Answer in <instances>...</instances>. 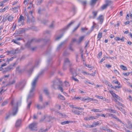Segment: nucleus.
I'll use <instances>...</instances> for the list:
<instances>
[{"mask_svg":"<svg viewBox=\"0 0 132 132\" xmlns=\"http://www.w3.org/2000/svg\"><path fill=\"white\" fill-rule=\"evenodd\" d=\"M44 70H42L33 79L31 84V87L29 91L27 97V99H30L34 95V92L36 85V84L39 77L43 73Z\"/></svg>","mask_w":132,"mask_h":132,"instance_id":"1","label":"nucleus"},{"mask_svg":"<svg viewBox=\"0 0 132 132\" xmlns=\"http://www.w3.org/2000/svg\"><path fill=\"white\" fill-rule=\"evenodd\" d=\"M39 61H37L36 62L34 66L30 68V67L31 65V62H29L24 66L23 68L22 69L23 72H26L29 74L30 75L33 72L34 68L36 67L39 64Z\"/></svg>","mask_w":132,"mask_h":132,"instance_id":"2","label":"nucleus"},{"mask_svg":"<svg viewBox=\"0 0 132 132\" xmlns=\"http://www.w3.org/2000/svg\"><path fill=\"white\" fill-rule=\"evenodd\" d=\"M18 103L17 102L16 103V106L13 109L12 113L10 111L8 113L6 114L5 118V120H8L10 118L11 115L14 116L16 115L18 110Z\"/></svg>","mask_w":132,"mask_h":132,"instance_id":"3","label":"nucleus"},{"mask_svg":"<svg viewBox=\"0 0 132 132\" xmlns=\"http://www.w3.org/2000/svg\"><path fill=\"white\" fill-rule=\"evenodd\" d=\"M26 83V81L25 79L21 80L16 84L15 87L17 89L22 90L23 88Z\"/></svg>","mask_w":132,"mask_h":132,"instance_id":"4","label":"nucleus"},{"mask_svg":"<svg viewBox=\"0 0 132 132\" xmlns=\"http://www.w3.org/2000/svg\"><path fill=\"white\" fill-rule=\"evenodd\" d=\"M52 83L53 84L52 85V86L54 89H55L56 87L57 88V87L62 85V82L58 79H56L53 80Z\"/></svg>","mask_w":132,"mask_h":132,"instance_id":"5","label":"nucleus"},{"mask_svg":"<svg viewBox=\"0 0 132 132\" xmlns=\"http://www.w3.org/2000/svg\"><path fill=\"white\" fill-rule=\"evenodd\" d=\"M13 18V17L12 15H8L3 19L2 21L3 22H5L7 20L9 21H12Z\"/></svg>","mask_w":132,"mask_h":132,"instance_id":"6","label":"nucleus"},{"mask_svg":"<svg viewBox=\"0 0 132 132\" xmlns=\"http://www.w3.org/2000/svg\"><path fill=\"white\" fill-rule=\"evenodd\" d=\"M64 62V63L63 67V69L64 70H65L66 68L67 67V66H70L71 65V64H70V61L68 59L66 58L65 59Z\"/></svg>","mask_w":132,"mask_h":132,"instance_id":"7","label":"nucleus"},{"mask_svg":"<svg viewBox=\"0 0 132 132\" xmlns=\"http://www.w3.org/2000/svg\"><path fill=\"white\" fill-rule=\"evenodd\" d=\"M74 98L76 100H82V101L84 102H86L87 100L91 101L93 100L92 98H89L88 97H87L86 98L84 99V98L81 97H75Z\"/></svg>","mask_w":132,"mask_h":132,"instance_id":"8","label":"nucleus"},{"mask_svg":"<svg viewBox=\"0 0 132 132\" xmlns=\"http://www.w3.org/2000/svg\"><path fill=\"white\" fill-rule=\"evenodd\" d=\"M112 2V1H106V4L103 5L101 7L100 10L101 11H102L105 10L107 8L108 6L109 5V4Z\"/></svg>","mask_w":132,"mask_h":132,"instance_id":"9","label":"nucleus"},{"mask_svg":"<svg viewBox=\"0 0 132 132\" xmlns=\"http://www.w3.org/2000/svg\"><path fill=\"white\" fill-rule=\"evenodd\" d=\"M38 42V40L35 39H32L29 40L26 44V46L27 47H29L30 45L32 43Z\"/></svg>","mask_w":132,"mask_h":132,"instance_id":"10","label":"nucleus"},{"mask_svg":"<svg viewBox=\"0 0 132 132\" xmlns=\"http://www.w3.org/2000/svg\"><path fill=\"white\" fill-rule=\"evenodd\" d=\"M37 123L36 122H33L29 126V127L31 130H37L36 125Z\"/></svg>","mask_w":132,"mask_h":132,"instance_id":"11","label":"nucleus"},{"mask_svg":"<svg viewBox=\"0 0 132 132\" xmlns=\"http://www.w3.org/2000/svg\"><path fill=\"white\" fill-rule=\"evenodd\" d=\"M43 92L46 96L49 99H51V97L50 95V93L48 90L47 88H45L43 90Z\"/></svg>","mask_w":132,"mask_h":132,"instance_id":"12","label":"nucleus"},{"mask_svg":"<svg viewBox=\"0 0 132 132\" xmlns=\"http://www.w3.org/2000/svg\"><path fill=\"white\" fill-rule=\"evenodd\" d=\"M102 122L101 120L96 122H94L92 124V128L95 127L97 126H99L102 123Z\"/></svg>","mask_w":132,"mask_h":132,"instance_id":"13","label":"nucleus"},{"mask_svg":"<svg viewBox=\"0 0 132 132\" xmlns=\"http://www.w3.org/2000/svg\"><path fill=\"white\" fill-rule=\"evenodd\" d=\"M35 106L38 110H42L45 108L44 105L43 104L42 105H40L39 103H37L35 105Z\"/></svg>","mask_w":132,"mask_h":132,"instance_id":"14","label":"nucleus"},{"mask_svg":"<svg viewBox=\"0 0 132 132\" xmlns=\"http://www.w3.org/2000/svg\"><path fill=\"white\" fill-rule=\"evenodd\" d=\"M103 19V16L102 15H100L97 19V20L99 21L100 23L101 24H102Z\"/></svg>","mask_w":132,"mask_h":132,"instance_id":"15","label":"nucleus"},{"mask_svg":"<svg viewBox=\"0 0 132 132\" xmlns=\"http://www.w3.org/2000/svg\"><path fill=\"white\" fill-rule=\"evenodd\" d=\"M21 66L19 65L16 68V70L18 73H23V69H20Z\"/></svg>","mask_w":132,"mask_h":132,"instance_id":"16","label":"nucleus"},{"mask_svg":"<svg viewBox=\"0 0 132 132\" xmlns=\"http://www.w3.org/2000/svg\"><path fill=\"white\" fill-rule=\"evenodd\" d=\"M75 22V21L72 20L71 22L67 25V26L65 27L63 29H68L71 25L73 24Z\"/></svg>","mask_w":132,"mask_h":132,"instance_id":"17","label":"nucleus"},{"mask_svg":"<svg viewBox=\"0 0 132 132\" xmlns=\"http://www.w3.org/2000/svg\"><path fill=\"white\" fill-rule=\"evenodd\" d=\"M85 37V36H82L80 37L79 38L78 40L77 41V43L78 44L82 42L83 41L84 38Z\"/></svg>","mask_w":132,"mask_h":132,"instance_id":"18","label":"nucleus"},{"mask_svg":"<svg viewBox=\"0 0 132 132\" xmlns=\"http://www.w3.org/2000/svg\"><path fill=\"white\" fill-rule=\"evenodd\" d=\"M24 18L23 16L22 15H20V17L18 20L17 22L18 23L20 22L21 21H24Z\"/></svg>","mask_w":132,"mask_h":132,"instance_id":"19","label":"nucleus"},{"mask_svg":"<svg viewBox=\"0 0 132 132\" xmlns=\"http://www.w3.org/2000/svg\"><path fill=\"white\" fill-rule=\"evenodd\" d=\"M97 0H91L90 2V4L91 6H94Z\"/></svg>","mask_w":132,"mask_h":132,"instance_id":"20","label":"nucleus"},{"mask_svg":"<svg viewBox=\"0 0 132 132\" xmlns=\"http://www.w3.org/2000/svg\"><path fill=\"white\" fill-rule=\"evenodd\" d=\"M83 126L86 128H92V125H89L87 123L83 124Z\"/></svg>","mask_w":132,"mask_h":132,"instance_id":"21","label":"nucleus"},{"mask_svg":"<svg viewBox=\"0 0 132 132\" xmlns=\"http://www.w3.org/2000/svg\"><path fill=\"white\" fill-rule=\"evenodd\" d=\"M27 22L28 23H29L30 22H34L35 21V19L34 17H32L31 20L29 19L28 16H27Z\"/></svg>","mask_w":132,"mask_h":132,"instance_id":"22","label":"nucleus"},{"mask_svg":"<svg viewBox=\"0 0 132 132\" xmlns=\"http://www.w3.org/2000/svg\"><path fill=\"white\" fill-rule=\"evenodd\" d=\"M70 71L72 73L73 76H76L77 75L76 71L73 69H70Z\"/></svg>","mask_w":132,"mask_h":132,"instance_id":"23","label":"nucleus"},{"mask_svg":"<svg viewBox=\"0 0 132 132\" xmlns=\"http://www.w3.org/2000/svg\"><path fill=\"white\" fill-rule=\"evenodd\" d=\"M98 118V116H90L89 117V118L88 119L89 120H90L96 119Z\"/></svg>","mask_w":132,"mask_h":132,"instance_id":"24","label":"nucleus"},{"mask_svg":"<svg viewBox=\"0 0 132 132\" xmlns=\"http://www.w3.org/2000/svg\"><path fill=\"white\" fill-rule=\"evenodd\" d=\"M21 123V120L19 119L17 120L16 122L15 126L18 127L20 126Z\"/></svg>","mask_w":132,"mask_h":132,"instance_id":"25","label":"nucleus"},{"mask_svg":"<svg viewBox=\"0 0 132 132\" xmlns=\"http://www.w3.org/2000/svg\"><path fill=\"white\" fill-rule=\"evenodd\" d=\"M51 102L50 101H47L43 103V105H44V106L45 108L47 106L49 105L50 104Z\"/></svg>","mask_w":132,"mask_h":132,"instance_id":"26","label":"nucleus"},{"mask_svg":"<svg viewBox=\"0 0 132 132\" xmlns=\"http://www.w3.org/2000/svg\"><path fill=\"white\" fill-rule=\"evenodd\" d=\"M38 20H39V21H41V22L43 23L44 24H46L48 22V20H44L43 21H41L40 19L38 18Z\"/></svg>","mask_w":132,"mask_h":132,"instance_id":"27","label":"nucleus"},{"mask_svg":"<svg viewBox=\"0 0 132 132\" xmlns=\"http://www.w3.org/2000/svg\"><path fill=\"white\" fill-rule=\"evenodd\" d=\"M93 14V16L92 17V19H94L96 16L97 13V12L95 11H93L92 12Z\"/></svg>","mask_w":132,"mask_h":132,"instance_id":"28","label":"nucleus"},{"mask_svg":"<svg viewBox=\"0 0 132 132\" xmlns=\"http://www.w3.org/2000/svg\"><path fill=\"white\" fill-rule=\"evenodd\" d=\"M15 80H12L10 81L8 83L7 85L10 86L14 84L15 82Z\"/></svg>","mask_w":132,"mask_h":132,"instance_id":"29","label":"nucleus"},{"mask_svg":"<svg viewBox=\"0 0 132 132\" xmlns=\"http://www.w3.org/2000/svg\"><path fill=\"white\" fill-rule=\"evenodd\" d=\"M16 57H12L10 59H8V58L6 59V61L8 62V63L9 64V61H11L13 60Z\"/></svg>","mask_w":132,"mask_h":132,"instance_id":"30","label":"nucleus"},{"mask_svg":"<svg viewBox=\"0 0 132 132\" xmlns=\"http://www.w3.org/2000/svg\"><path fill=\"white\" fill-rule=\"evenodd\" d=\"M105 110L108 112H112L115 113L116 112V111L114 110L111 109H106Z\"/></svg>","mask_w":132,"mask_h":132,"instance_id":"31","label":"nucleus"},{"mask_svg":"<svg viewBox=\"0 0 132 132\" xmlns=\"http://www.w3.org/2000/svg\"><path fill=\"white\" fill-rule=\"evenodd\" d=\"M63 35V34H62L56 37L55 38V40H58L60 39Z\"/></svg>","mask_w":132,"mask_h":132,"instance_id":"32","label":"nucleus"},{"mask_svg":"<svg viewBox=\"0 0 132 132\" xmlns=\"http://www.w3.org/2000/svg\"><path fill=\"white\" fill-rule=\"evenodd\" d=\"M32 103L31 101L29 102L28 103L27 107V109H30V106Z\"/></svg>","mask_w":132,"mask_h":132,"instance_id":"33","label":"nucleus"},{"mask_svg":"<svg viewBox=\"0 0 132 132\" xmlns=\"http://www.w3.org/2000/svg\"><path fill=\"white\" fill-rule=\"evenodd\" d=\"M91 111H92L95 112H101V111L99 110V109H92Z\"/></svg>","mask_w":132,"mask_h":132,"instance_id":"34","label":"nucleus"},{"mask_svg":"<svg viewBox=\"0 0 132 132\" xmlns=\"http://www.w3.org/2000/svg\"><path fill=\"white\" fill-rule=\"evenodd\" d=\"M62 86V85H60L59 86L57 87V88L59 90H60V91L62 92H63V88H62V87H61Z\"/></svg>","mask_w":132,"mask_h":132,"instance_id":"35","label":"nucleus"},{"mask_svg":"<svg viewBox=\"0 0 132 132\" xmlns=\"http://www.w3.org/2000/svg\"><path fill=\"white\" fill-rule=\"evenodd\" d=\"M58 97H59L60 99L62 100H65V99L64 97L63 96L60 94L59 95Z\"/></svg>","mask_w":132,"mask_h":132,"instance_id":"36","label":"nucleus"},{"mask_svg":"<svg viewBox=\"0 0 132 132\" xmlns=\"http://www.w3.org/2000/svg\"><path fill=\"white\" fill-rule=\"evenodd\" d=\"M64 42H63L62 43H61L59 45V46H58L57 47V51H58L61 48V47L62 46V45L64 44Z\"/></svg>","mask_w":132,"mask_h":132,"instance_id":"37","label":"nucleus"},{"mask_svg":"<svg viewBox=\"0 0 132 132\" xmlns=\"http://www.w3.org/2000/svg\"><path fill=\"white\" fill-rule=\"evenodd\" d=\"M70 121H64L61 122V124L62 125H64L67 124H68L70 122Z\"/></svg>","mask_w":132,"mask_h":132,"instance_id":"38","label":"nucleus"},{"mask_svg":"<svg viewBox=\"0 0 132 132\" xmlns=\"http://www.w3.org/2000/svg\"><path fill=\"white\" fill-rule=\"evenodd\" d=\"M17 40H14V39H12V42H13L14 43L16 44L19 45L20 44V42H18L17 41Z\"/></svg>","mask_w":132,"mask_h":132,"instance_id":"39","label":"nucleus"},{"mask_svg":"<svg viewBox=\"0 0 132 132\" xmlns=\"http://www.w3.org/2000/svg\"><path fill=\"white\" fill-rule=\"evenodd\" d=\"M121 68L123 70H126L127 69V67L123 65H121L120 66Z\"/></svg>","mask_w":132,"mask_h":132,"instance_id":"40","label":"nucleus"},{"mask_svg":"<svg viewBox=\"0 0 132 132\" xmlns=\"http://www.w3.org/2000/svg\"><path fill=\"white\" fill-rule=\"evenodd\" d=\"M102 33L101 32H99L97 36V38H98L99 39L101 38L102 37Z\"/></svg>","mask_w":132,"mask_h":132,"instance_id":"41","label":"nucleus"},{"mask_svg":"<svg viewBox=\"0 0 132 132\" xmlns=\"http://www.w3.org/2000/svg\"><path fill=\"white\" fill-rule=\"evenodd\" d=\"M39 100L40 102H42L43 101V97L42 95H40L39 97Z\"/></svg>","mask_w":132,"mask_h":132,"instance_id":"42","label":"nucleus"},{"mask_svg":"<svg viewBox=\"0 0 132 132\" xmlns=\"http://www.w3.org/2000/svg\"><path fill=\"white\" fill-rule=\"evenodd\" d=\"M108 115L109 116L112 117V118H114V117H115L116 116L111 113H108Z\"/></svg>","mask_w":132,"mask_h":132,"instance_id":"43","label":"nucleus"},{"mask_svg":"<svg viewBox=\"0 0 132 132\" xmlns=\"http://www.w3.org/2000/svg\"><path fill=\"white\" fill-rule=\"evenodd\" d=\"M73 112L75 113L76 114H77V115H79L80 114V111H77V110H75L74 111H73Z\"/></svg>","mask_w":132,"mask_h":132,"instance_id":"44","label":"nucleus"},{"mask_svg":"<svg viewBox=\"0 0 132 132\" xmlns=\"http://www.w3.org/2000/svg\"><path fill=\"white\" fill-rule=\"evenodd\" d=\"M113 97L114 98L115 97L116 99H117L119 100H120L121 99V98L120 97L116 94V95H115V96Z\"/></svg>","mask_w":132,"mask_h":132,"instance_id":"45","label":"nucleus"},{"mask_svg":"<svg viewBox=\"0 0 132 132\" xmlns=\"http://www.w3.org/2000/svg\"><path fill=\"white\" fill-rule=\"evenodd\" d=\"M76 39L75 38H73L71 42V44H72L74 42H77Z\"/></svg>","mask_w":132,"mask_h":132,"instance_id":"46","label":"nucleus"},{"mask_svg":"<svg viewBox=\"0 0 132 132\" xmlns=\"http://www.w3.org/2000/svg\"><path fill=\"white\" fill-rule=\"evenodd\" d=\"M114 119H116L117 121L121 123H122V122L121 120H120L118 118H117L116 117V116L115 117H114Z\"/></svg>","mask_w":132,"mask_h":132,"instance_id":"47","label":"nucleus"},{"mask_svg":"<svg viewBox=\"0 0 132 132\" xmlns=\"http://www.w3.org/2000/svg\"><path fill=\"white\" fill-rule=\"evenodd\" d=\"M107 84L109 86L111 87V88H114V87H113L110 83H109V82H108Z\"/></svg>","mask_w":132,"mask_h":132,"instance_id":"48","label":"nucleus"},{"mask_svg":"<svg viewBox=\"0 0 132 132\" xmlns=\"http://www.w3.org/2000/svg\"><path fill=\"white\" fill-rule=\"evenodd\" d=\"M120 110L124 113H126V111L125 109H123L121 107H120Z\"/></svg>","mask_w":132,"mask_h":132,"instance_id":"49","label":"nucleus"},{"mask_svg":"<svg viewBox=\"0 0 132 132\" xmlns=\"http://www.w3.org/2000/svg\"><path fill=\"white\" fill-rule=\"evenodd\" d=\"M44 32V33L45 34L46 33L48 34H50L51 31L48 30H46Z\"/></svg>","mask_w":132,"mask_h":132,"instance_id":"50","label":"nucleus"},{"mask_svg":"<svg viewBox=\"0 0 132 132\" xmlns=\"http://www.w3.org/2000/svg\"><path fill=\"white\" fill-rule=\"evenodd\" d=\"M130 73V72H127L126 73H123V74L125 76H128L129 75Z\"/></svg>","mask_w":132,"mask_h":132,"instance_id":"51","label":"nucleus"},{"mask_svg":"<svg viewBox=\"0 0 132 132\" xmlns=\"http://www.w3.org/2000/svg\"><path fill=\"white\" fill-rule=\"evenodd\" d=\"M110 92L111 94L112 95L113 97H114L115 95H116V94L113 91H110Z\"/></svg>","mask_w":132,"mask_h":132,"instance_id":"52","label":"nucleus"},{"mask_svg":"<svg viewBox=\"0 0 132 132\" xmlns=\"http://www.w3.org/2000/svg\"><path fill=\"white\" fill-rule=\"evenodd\" d=\"M41 10L40 8H39L38 11V13L40 14H41Z\"/></svg>","mask_w":132,"mask_h":132,"instance_id":"53","label":"nucleus"},{"mask_svg":"<svg viewBox=\"0 0 132 132\" xmlns=\"http://www.w3.org/2000/svg\"><path fill=\"white\" fill-rule=\"evenodd\" d=\"M74 108L76 109H78L80 110H83L84 109L83 108H81L80 107H75Z\"/></svg>","mask_w":132,"mask_h":132,"instance_id":"54","label":"nucleus"},{"mask_svg":"<svg viewBox=\"0 0 132 132\" xmlns=\"http://www.w3.org/2000/svg\"><path fill=\"white\" fill-rule=\"evenodd\" d=\"M22 39H23V38L22 37H16V40H22Z\"/></svg>","mask_w":132,"mask_h":132,"instance_id":"55","label":"nucleus"},{"mask_svg":"<svg viewBox=\"0 0 132 132\" xmlns=\"http://www.w3.org/2000/svg\"><path fill=\"white\" fill-rule=\"evenodd\" d=\"M7 103V101H4L2 103V106H4L6 105Z\"/></svg>","mask_w":132,"mask_h":132,"instance_id":"56","label":"nucleus"},{"mask_svg":"<svg viewBox=\"0 0 132 132\" xmlns=\"http://www.w3.org/2000/svg\"><path fill=\"white\" fill-rule=\"evenodd\" d=\"M96 96V97L99 99H101L103 100V97L102 96Z\"/></svg>","mask_w":132,"mask_h":132,"instance_id":"57","label":"nucleus"},{"mask_svg":"<svg viewBox=\"0 0 132 132\" xmlns=\"http://www.w3.org/2000/svg\"><path fill=\"white\" fill-rule=\"evenodd\" d=\"M105 130L106 131H107L110 132H113L114 131H113L112 130L110 129H106Z\"/></svg>","mask_w":132,"mask_h":132,"instance_id":"58","label":"nucleus"},{"mask_svg":"<svg viewBox=\"0 0 132 132\" xmlns=\"http://www.w3.org/2000/svg\"><path fill=\"white\" fill-rule=\"evenodd\" d=\"M4 87V86H3L2 87V88L1 89V90L0 91V94H1L2 92H4L6 90H4L3 89V88Z\"/></svg>","mask_w":132,"mask_h":132,"instance_id":"59","label":"nucleus"},{"mask_svg":"<svg viewBox=\"0 0 132 132\" xmlns=\"http://www.w3.org/2000/svg\"><path fill=\"white\" fill-rule=\"evenodd\" d=\"M122 87L121 86H116L114 87V88H113L114 89H116V88H121Z\"/></svg>","mask_w":132,"mask_h":132,"instance_id":"60","label":"nucleus"},{"mask_svg":"<svg viewBox=\"0 0 132 132\" xmlns=\"http://www.w3.org/2000/svg\"><path fill=\"white\" fill-rule=\"evenodd\" d=\"M9 74H8L7 75H4L2 77V78H3V79L5 78H8L9 77Z\"/></svg>","mask_w":132,"mask_h":132,"instance_id":"61","label":"nucleus"},{"mask_svg":"<svg viewBox=\"0 0 132 132\" xmlns=\"http://www.w3.org/2000/svg\"><path fill=\"white\" fill-rule=\"evenodd\" d=\"M127 99H128L129 101H131L132 102V97L131 96H129V98H128Z\"/></svg>","mask_w":132,"mask_h":132,"instance_id":"62","label":"nucleus"},{"mask_svg":"<svg viewBox=\"0 0 132 132\" xmlns=\"http://www.w3.org/2000/svg\"><path fill=\"white\" fill-rule=\"evenodd\" d=\"M115 39L116 41L120 40V38L118 37H116L114 38Z\"/></svg>","mask_w":132,"mask_h":132,"instance_id":"63","label":"nucleus"},{"mask_svg":"<svg viewBox=\"0 0 132 132\" xmlns=\"http://www.w3.org/2000/svg\"><path fill=\"white\" fill-rule=\"evenodd\" d=\"M18 63L17 62H14L12 65V66L13 67H14L17 65L18 64Z\"/></svg>","mask_w":132,"mask_h":132,"instance_id":"64","label":"nucleus"}]
</instances>
